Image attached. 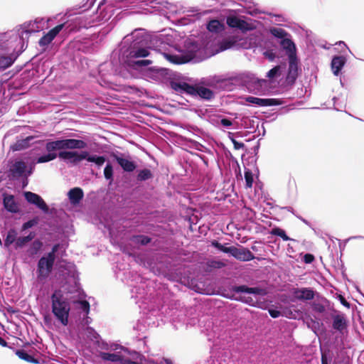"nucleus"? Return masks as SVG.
Listing matches in <instances>:
<instances>
[{"label": "nucleus", "mask_w": 364, "mask_h": 364, "mask_svg": "<svg viewBox=\"0 0 364 364\" xmlns=\"http://www.w3.org/2000/svg\"><path fill=\"white\" fill-rule=\"evenodd\" d=\"M150 36L144 28H136L124 37L119 44V60L121 63L137 70H144L152 63L149 59Z\"/></svg>", "instance_id": "f257e3e1"}, {"label": "nucleus", "mask_w": 364, "mask_h": 364, "mask_svg": "<svg viewBox=\"0 0 364 364\" xmlns=\"http://www.w3.org/2000/svg\"><path fill=\"white\" fill-rule=\"evenodd\" d=\"M104 176L105 178L109 181V184L113 182L114 178V171L113 167L110 163H107L104 168Z\"/></svg>", "instance_id": "c03bdc74"}, {"label": "nucleus", "mask_w": 364, "mask_h": 364, "mask_svg": "<svg viewBox=\"0 0 364 364\" xmlns=\"http://www.w3.org/2000/svg\"><path fill=\"white\" fill-rule=\"evenodd\" d=\"M35 237L36 233L34 232H30L26 236L17 237L15 243V248L19 249L25 247L26 244L32 241Z\"/></svg>", "instance_id": "2f4dec72"}, {"label": "nucleus", "mask_w": 364, "mask_h": 364, "mask_svg": "<svg viewBox=\"0 0 364 364\" xmlns=\"http://www.w3.org/2000/svg\"><path fill=\"white\" fill-rule=\"evenodd\" d=\"M116 277L131 288L132 298L139 301L142 300L143 302H145L149 291V289L146 291V288L148 287L149 284L139 274L131 270L119 271L116 272Z\"/></svg>", "instance_id": "20e7f679"}, {"label": "nucleus", "mask_w": 364, "mask_h": 364, "mask_svg": "<svg viewBox=\"0 0 364 364\" xmlns=\"http://www.w3.org/2000/svg\"><path fill=\"white\" fill-rule=\"evenodd\" d=\"M84 331L87 336V338L92 341H95L99 343V340L101 339L100 334L91 326H86L84 328Z\"/></svg>", "instance_id": "e433bc0d"}, {"label": "nucleus", "mask_w": 364, "mask_h": 364, "mask_svg": "<svg viewBox=\"0 0 364 364\" xmlns=\"http://www.w3.org/2000/svg\"><path fill=\"white\" fill-rule=\"evenodd\" d=\"M234 135L235 134L232 133V132H228V138L231 140V141L232 142L233 145H234V148L236 150H240V149H242L245 147V144L242 143V142H240V141H237L235 138H234Z\"/></svg>", "instance_id": "603ef678"}, {"label": "nucleus", "mask_w": 364, "mask_h": 364, "mask_svg": "<svg viewBox=\"0 0 364 364\" xmlns=\"http://www.w3.org/2000/svg\"><path fill=\"white\" fill-rule=\"evenodd\" d=\"M315 291L311 287L294 288L292 294L295 299L299 301H308L314 299Z\"/></svg>", "instance_id": "a211bd4d"}, {"label": "nucleus", "mask_w": 364, "mask_h": 364, "mask_svg": "<svg viewBox=\"0 0 364 364\" xmlns=\"http://www.w3.org/2000/svg\"><path fill=\"white\" fill-rule=\"evenodd\" d=\"M282 65H276L270 69L266 75V77L270 80L275 79L279 77L282 74Z\"/></svg>", "instance_id": "37998d69"}, {"label": "nucleus", "mask_w": 364, "mask_h": 364, "mask_svg": "<svg viewBox=\"0 0 364 364\" xmlns=\"http://www.w3.org/2000/svg\"><path fill=\"white\" fill-rule=\"evenodd\" d=\"M109 350H114V351L121 350H124V352H127L128 354H130V355H132V353H136V351L131 352L130 350H129L127 348L123 347L122 346H121L118 343H114L109 344Z\"/></svg>", "instance_id": "864d4df0"}, {"label": "nucleus", "mask_w": 364, "mask_h": 364, "mask_svg": "<svg viewBox=\"0 0 364 364\" xmlns=\"http://www.w3.org/2000/svg\"><path fill=\"white\" fill-rule=\"evenodd\" d=\"M151 71L153 73V75L154 76H166L169 72L168 69L159 68H151Z\"/></svg>", "instance_id": "6e6d98bb"}, {"label": "nucleus", "mask_w": 364, "mask_h": 364, "mask_svg": "<svg viewBox=\"0 0 364 364\" xmlns=\"http://www.w3.org/2000/svg\"><path fill=\"white\" fill-rule=\"evenodd\" d=\"M333 319L332 327L334 330L342 332L347 327V320L344 314L336 311L331 314Z\"/></svg>", "instance_id": "aec40b11"}, {"label": "nucleus", "mask_w": 364, "mask_h": 364, "mask_svg": "<svg viewBox=\"0 0 364 364\" xmlns=\"http://www.w3.org/2000/svg\"><path fill=\"white\" fill-rule=\"evenodd\" d=\"M17 240V232L15 229L11 228L10 229L6 236V238L4 240V247L8 248L12 245L13 243H16V241Z\"/></svg>", "instance_id": "c9c22d12"}, {"label": "nucleus", "mask_w": 364, "mask_h": 364, "mask_svg": "<svg viewBox=\"0 0 364 364\" xmlns=\"http://www.w3.org/2000/svg\"><path fill=\"white\" fill-rule=\"evenodd\" d=\"M31 23H24L21 31H11L2 34L0 38V73L11 67L23 52V35L35 31L29 28Z\"/></svg>", "instance_id": "f03ea898"}, {"label": "nucleus", "mask_w": 364, "mask_h": 364, "mask_svg": "<svg viewBox=\"0 0 364 364\" xmlns=\"http://www.w3.org/2000/svg\"><path fill=\"white\" fill-rule=\"evenodd\" d=\"M26 168V165L23 161H16L10 167L9 172L13 178H20L25 176Z\"/></svg>", "instance_id": "393cba45"}, {"label": "nucleus", "mask_w": 364, "mask_h": 364, "mask_svg": "<svg viewBox=\"0 0 364 364\" xmlns=\"http://www.w3.org/2000/svg\"><path fill=\"white\" fill-rule=\"evenodd\" d=\"M164 277L170 281L182 283L186 278L185 267L181 264L167 267Z\"/></svg>", "instance_id": "1a4fd4ad"}, {"label": "nucleus", "mask_w": 364, "mask_h": 364, "mask_svg": "<svg viewBox=\"0 0 364 364\" xmlns=\"http://www.w3.org/2000/svg\"><path fill=\"white\" fill-rule=\"evenodd\" d=\"M223 28V25L217 19L210 21L206 25V28L211 33H218L222 31Z\"/></svg>", "instance_id": "f704fd0d"}, {"label": "nucleus", "mask_w": 364, "mask_h": 364, "mask_svg": "<svg viewBox=\"0 0 364 364\" xmlns=\"http://www.w3.org/2000/svg\"><path fill=\"white\" fill-rule=\"evenodd\" d=\"M321 350V364H331V355L329 351L323 352L322 348Z\"/></svg>", "instance_id": "4d7b16f0"}, {"label": "nucleus", "mask_w": 364, "mask_h": 364, "mask_svg": "<svg viewBox=\"0 0 364 364\" xmlns=\"http://www.w3.org/2000/svg\"><path fill=\"white\" fill-rule=\"evenodd\" d=\"M65 25V23L58 24L43 35L38 41L39 46L43 47L49 45L57 35L63 29Z\"/></svg>", "instance_id": "f3484780"}, {"label": "nucleus", "mask_w": 364, "mask_h": 364, "mask_svg": "<svg viewBox=\"0 0 364 364\" xmlns=\"http://www.w3.org/2000/svg\"><path fill=\"white\" fill-rule=\"evenodd\" d=\"M264 56L267 58L269 61L272 62L276 58V53L272 50H266L263 53Z\"/></svg>", "instance_id": "052dcab7"}, {"label": "nucleus", "mask_w": 364, "mask_h": 364, "mask_svg": "<svg viewBox=\"0 0 364 364\" xmlns=\"http://www.w3.org/2000/svg\"><path fill=\"white\" fill-rule=\"evenodd\" d=\"M68 197L73 205H78L84 197V193L81 188L75 187L68 192Z\"/></svg>", "instance_id": "bb28decb"}, {"label": "nucleus", "mask_w": 364, "mask_h": 364, "mask_svg": "<svg viewBox=\"0 0 364 364\" xmlns=\"http://www.w3.org/2000/svg\"><path fill=\"white\" fill-rule=\"evenodd\" d=\"M231 47L230 41H223L220 45L221 50H227Z\"/></svg>", "instance_id": "338daca9"}, {"label": "nucleus", "mask_w": 364, "mask_h": 364, "mask_svg": "<svg viewBox=\"0 0 364 364\" xmlns=\"http://www.w3.org/2000/svg\"><path fill=\"white\" fill-rule=\"evenodd\" d=\"M245 180L246 188H251L253 184V173L250 169L245 168Z\"/></svg>", "instance_id": "49530a36"}, {"label": "nucleus", "mask_w": 364, "mask_h": 364, "mask_svg": "<svg viewBox=\"0 0 364 364\" xmlns=\"http://www.w3.org/2000/svg\"><path fill=\"white\" fill-rule=\"evenodd\" d=\"M279 44L281 47L285 50L286 54L289 58H297L296 47L294 41L291 39V36H287L286 38L280 41Z\"/></svg>", "instance_id": "412c9836"}, {"label": "nucleus", "mask_w": 364, "mask_h": 364, "mask_svg": "<svg viewBox=\"0 0 364 364\" xmlns=\"http://www.w3.org/2000/svg\"><path fill=\"white\" fill-rule=\"evenodd\" d=\"M35 136H28L24 139H17L16 141L11 146V149L13 151H19L28 149L33 141L35 139Z\"/></svg>", "instance_id": "5701e85b"}, {"label": "nucleus", "mask_w": 364, "mask_h": 364, "mask_svg": "<svg viewBox=\"0 0 364 364\" xmlns=\"http://www.w3.org/2000/svg\"><path fill=\"white\" fill-rule=\"evenodd\" d=\"M1 197L3 207L8 213L16 214L20 212L19 204L13 194L4 192Z\"/></svg>", "instance_id": "9b49d317"}, {"label": "nucleus", "mask_w": 364, "mask_h": 364, "mask_svg": "<svg viewBox=\"0 0 364 364\" xmlns=\"http://www.w3.org/2000/svg\"><path fill=\"white\" fill-rule=\"evenodd\" d=\"M87 151H60L58 153V157L60 159L70 162L73 164H77L82 160H86Z\"/></svg>", "instance_id": "9d476101"}, {"label": "nucleus", "mask_w": 364, "mask_h": 364, "mask_svg": "<svg viewBox=\"0 0 364 364\" xmlns=\"http://www.w3.org/2000/svg\"><path fill=\"white\" fill-rule=\"evenodd\" d=\"M171 89L180 94H186L193 97L196 85L188 82L173 80L170 82Z\"/></svg>", "instance_id": "dca6fc26"}, {"label": "nucleus", "mask_w": 364, "mask_h": 364, "mask_svg": "<svg viewBox=\"0 0 364 364\" xmlns=\"http://www.w3.org/2000/svg\"><path fill=\"white\" fill-rule=\"evenodd\" d=\"M245 101L250 104L254 105L257 107H265L266 98H259L254 96H246L244 97Z\"/></svg>", "instance_id": "58836bf2"}, {"label": "nucleus", "mask_w": 364, "mask_h": 364, "mask_svg": "<svg viewBox=\"0 0 364 364\" xmlns=\"http://www.w3.org/2000/svg\"><path fill=\"white\" fill-rule=\"evenodd\" d=\"M268 82L265 79H259L252 76L247 84L248 90L256 94L259 95L266 90Z\"/></svg>", "instance_id": "2eb2a0df"}, {"label": "nucleus", "mask_w": 364, "mask_h": 364, "mask_svg": "<svg viewBox=\"0 0 364 364\" xmlns=\"http://www.w3.org/2000/svg\"><path fill=\"white\" fill-rule=\"evenodd\" d=\"M269 31L274 37L280 39V41H282V39L289 36V34L284 29L281 28L273 27Z\"/></svg>", "instance_id": "79ce46f5"}, {"label": "nucleus", "mask_w": 364, "mask_h": 364, "mask_svg": "<svg viewBox=\"0 0 364 364\" xmlns=\"http://www.w3.org/2000/svg\"><path fill=\"white\" fill-rule=\"evenodd\" d=\"M268 312H269L270 316L273 318H277L281 316H283L282 312L279 310H278L277 308H273V307L269 308Z\"/></svg>", "instance_id": "13d9d810"}, {"label": "nucleus", "mask_w": 364, "mask_h": 364, "mask_svg": "<svg viewBox=\"0 0 364 364\" xmlns=\"http://www.w3.org/2000/svg\"><path fill=\"white\" fill-rule=\"evenodd\" d=\"M193 97H199L202 100H211L215 97V92L210 88L196 85Z\"/></svg>", "instance_id": "a878e982"}, {"label": "nucleus", "mask_w": 364, "mask_h": 364, "mask_svg": "<svg viewBox=\"0 0 364 364\" xmlns=\"http://www.w3.org/2000/svg\"><path fill=\"white\" fill-rule=\"evenodd\" d=\"M57 151H75L83 149L87 146V144L81 139H59L52 141Z\"/></svg>", "instance_id": "0eeeda50"}, {"label": "nucleus", "mask_w": 364, "mask_h": 364, "mask_svg": "<svg viewBox=\"0 0 364 364\" xmlns=\"http://www.w3.org/2000/svg\"><path fill=\"white\" fill-rule=\"evenodd\" d=\"M62 247L60 243L55 244L50 252L44 254L37 262L36 275L39 281L48 279L53 269L56 255Z\"/></svg>", "instance_id": "39448f33"}, {"label": "nucleus", "mask_w": 364, "mask_h": 364, "mask_svg": "<svg viewBox=\"0 0 364 364\" xmlns=\"http://www.w3.org/2000/svg\"><path fill=\"white\" fill-rule=\"evenodd\" d=\"M312 309L314 311L320 314H323L326 312L325 306L319 303H314L312 305Z\"/></svg>", "instance_id": "bf43d9fd"}, {"label": "nucleus", "mask_w": 364, "mask_h": 364, "mask_svg": "<svg viewBox=\"0 0 364 364\" xmlns=\"http://www.w3.org/2000/svg\"><path fill=\"white\" fill-rule=\"evenodd\" d=\"M100 357L105 361H110L112 363H119L121 360V355L118 353H110L106 352H100Z\"/></svg>", "instance_id": "4c0bfd02"}, {"label": "nucleus", "mask_w": 364, "mask_h": 364, "mask_svg": "<svg viewBox=\"0 0 364 364\" xmlns=\"http://www.w3.org/2000/svg\"><path fill=\"white\" fill-rule=\"evenodd\" d=\"M211 122L212 124L218 128H220V126L230 128L232 125V122L230 119L222 116L211 119Z\"/></svg>", "instance_id": "7c9ffc66"}, {"label": "nucleus", "mask_w": 364, "mask_h": 364, "mask_svg": "<svg viewBox=\"0 0 364 364\" xmlns=\"http://www.w3.org/2000/svg\"><path fill=\"white\" fill-rule=\"evenodd\" d=\"M269 233L272 235H275V236H278V237H280L284 241H289V240H293L294 241V240H293L292 238H290L286 233L285 230L279 228V227H274L273 228Z\"/></svg>", "instance_id": "a19ab883"}, {"label": "nucleus", "mask_w": 364, "mask_h": 364, "mask_svg": "<svg viewBox=\"0 0 364 364\" xmlns=\"http://www.w3.org/2000/svg\"><path fill=\"white\" fill-rule=\"evenodd\" d=\"M12 76H13V74H11V72L5 73H0V82L1 83L6 82Z\"/></svg>", "instance_id": "e2e57ef3"}, {"label": "nucleus", "mask_w": 364, "mask_h": 364, "mask_svg": "<svg viewBox=\"0 0 364 364\" xmlns=\"http://www.w3.org/2000/svg\"><path fill=\"white\" fill-rule=\"evenodd\" d=\"M231 290H232V291L235 292V293L249 294L250 293V287H248L245 284H242V285H239V286L235 285L231 287Z\"/></svg>", "instance_id": "8fccbe9b"}, {"label": "nucleus", "mask_w": 364, "mask_h": 364, "mask_svg": "<svg viewBox=\"0 0 364 364\" xmlns=\"http://www.w3.org/2000/svg\"><path fill=\"white\" fill-rule=\"evenodd\" d=\"M74 278L77 279V280L79 282L78 275L74 272L72 275V281H71L73 284H69V283H70V281H68V282H67V284L65 287V289L67 290V292L68 291V289H72V287L74 286V282H73Z\"/></svg>", "instance_id": "0e129e2a"}, {"label": "nucleus", "mask_w": 364, "mask_h": 364, "mask_svg": "<svg viewBox=\"0 0 364 364\" xmlns=\"http://www.w3.org/2000/svg\"><path fill=\"white\" fill-rule=\"evenodd\" d=\"M38 223V218H33L31 220H28V221L23 223L21 226V231H25L28 229H30L35 225H36Z\"/></svg>", "instance_id": "09e8293b"}, {"label": "nucleus", "mask_w": 364, "mask_h": 364, "mask_svg": "<svg viewBox=\"0 0 364 364\" xmlns=\"http://www.w3.org/2000/svg\"><path fill=\"white\" fill-rule=\"evenodd\" d=\"M51 312L55 318L63 326L69 322L71 309L72 294L61 289H55L50 295Z\"/></svg>", "instance_id": "7ed1b4c3"}, {"label": "nucleus", "mask_w": 364, "mask_h": 364, "mask_svg": "<svg viewBox=\"0 0 364 364\" xmlns=\"http://www.w3.org/2000/svg\"><path fill=\"white\" fill-rule=\"evenodd\" d=\"M164 57L166 60L173 64H181L183 61L179 55L171 53H164Z\"/></svg>", "instance_id": "de8ad7c7"}, {"label": "nucleus", "mask_w": 364, "mask_h": 364, "mask_svg": "<svg viewBox=\"0 0 364 364\" xmlns=\"http://www.w3.org/2000/svg\"><path fill=\"white\" fill-rule=\"evenodd\" d=\"M74 286L72 289H68V293L72 294V303L77 305V307L81 309L86 314L90 312V303L85 299L86 294L80 287V282L77 279H73Z\"/></svg>", "instance_id": "423d86ee"}, {"label": "nucleus", "mask_w": 364, "mask_h": 364, "mask_svg": "<svg viewBox=\"0 0 364 364\" xmlns=\"http://www.w3.org/2000/svg\"><path fill=\"white\" fill-rule=\"evenodd\" d=\"M45 147L47 153L36 157L33 161L34 164L48 163L58 157V154L56 153L57 149L54 147L52 141H47Z\"/></svg>", "instance_id": "f8f14e48"}, {"label": "nucleus", "mask_w": 364, "mask_h": 364, "mask_svg": "<svg viewBox=\"0 0 364 364\" xmlns=\"http://www.w3.org/2000/svg\"><path fill=\"white\" fill-rule=\"evenodd\" d=\"M346 63V58L343 55H335L333 57L331 63V67L334 75L338 76L345 64Z\"/></svg>", "instance_id": "b1692460"}, {"label": "nucleus", "mask_w": 364, "mask_h": 364, "mask_svg": "<svg viewBox=\"0 0 364 364\" xmlns=\"http://www.w3.org/2000/svg\"><path fill=\"white\" fill-rule=\"evenodd\" d=\"M23 196L26 201L36 205L45 213H49V208L41 196L31 191H24Z\"/></svg>", "instance_id": "ddd939ff"}, {"label": "nucleus", "mask_w": 364, "mask_h": 364, "mask_svg": "<svg viewBox=\"0 0 364 364\" xmlns=\"http://www.w3.org/2000/svg\"><path fill=\"white\" fill-rule=\"evenodd\" d=\"M132 244L138 246H145L151 242V238L144 235H134L130 237Z\"/></svg>", "instance_id": "c85d7f7f"}, {"label": "nucleus", "mask_w": 364, "mask_h": 364, "mask_svg": "<svg viewBox=\"0 0 364 364\" xmlns=\"http://www.w3.org/2000/svg\"><path fill=\"white\" fill-rule=\"evenodd\" d=\"M283 104V100L277 98H266L265 107L278 106Z\"/></svg>", "instance_id": "5fc2aeb1"}, {"label": "nucleus", "mask_w": 364, "mask_h": 364, "mask_svg": "<svg viewBox=\"0 0 364 364\" xmlns=\"http://www.w3.org/2000/svg\"><path fill=\"white\" fill-rule=\"evenodd\" d=\"M154 178V173L151 169L144 168L136 170L135 178L137 183H142Z\"/></svg>", "instance_id": "cd10ccee"}, {"label": "nucleus", "mask_w": 364, "mask_h": 364, "mask_svg": "<svg viewBox=\"0 0 364 364\" xmlns=\"http://www.w3.org/2000/svg\"><path fill=\"white\" fill-rule=\"evenodd\" d=\"M86 161L90 163L95 164L98 168L101 167L106 161V157L105 156H98L95 154H90L87 151Z\"/></svg>", "instance_id": "72a5a7b5"}, {"label": "nucleus", "mask_w": 364, "mask_h": 364, "mask_svg": "<svg viewBox=\"0 0 364 364\" xmlns=\"http://www.w3.org/2000/svg\"><path fill=\"white\" fill-rule=\"evenodd\" d=\"M112 157L124 171L131 173L136 170V164L129 159L123 157L122 154H113Z\"/></svg>", "instance_id": "6ab92c4d"}, {"label": "nucleus", "mask_w": 364, "mask_h": 364, "mask_svg": "<svg viewBox=\"0 0 364 364\" xmlns=\"http://www.w3.org/2000/svg\"><path fill=\"white\" fill-rule=\"evenodd\" d=\"M211 245L218 250L224 253L230 254V255H232V253L235 248V246L225 247L224 245L221 244L220 242L215 240L211 242Z\"/></svg>", "instance_id": "ea45409f"}, {"label": "nucleus", "mask_w": 364, "mask_h": 364, "mask_svg": "<svg viewBox=\"0 0 364 364\" xmlns=\"http://www.w3.org/2000/svg\"><path fill=\"white\" fill-rule=\"evenodd\" d=\"M226 23L229 27L239 29L242 32L253 31L256 28L254 23H249L234 15H230L227 17Z\"/></svg>", "instance_id": "6e6552de"}, {"label": "nucleus", "mask_w": 364, "mask_h": 364, "mask_svg": "<svg viewBox=\"0 0 364 364\" xmlns=\"http://www.w3.org/2000/svg\"><path fill=\"white\" fill-rule=\"evenodd\" d=\"M43 245V244L40 240H33L26 250L27 255L29 257H34L41 250Z\"/></svg>", "instance_id": "c756f323"}, {"label": "nucleus", "mask_w": 364, "mask_h": 364, "mask_svg": "<svg viewBox=\"0 0 364 364\" xmlns=\"http://www.w3.org/2000/svg\"><path fill=\"white\" fill-rule=\"evenodd\" d=\"M315 259L314 255L306 253L303 257V261L306 264H311Z\"/></svg>", "instance_id": "680f3d73"}, {"label": "nucleus", "mask_w": 364, "mask_h": 364, "mask_svg": "<svg viewBox=\"0 0 364 364\" xmlns=\"http://www.w3.org/2000/svg\"><path fill=\"white\" fill-rule=\"evenodd\" d=\"M92 322V318L86 314L85 317L82 319V325L89 326L88 325Z\"/></svg>", "instance_id": "774afa93"}, {"label": "nucleus", "mask_w": 364, "mask_h": 364, "mask_svg": "<svg viewBox=\"0 0 364 364\" xmlns=\"http://www.w3.org/2000/svg\"><path fill=\"white\" fill-rule=\"evenodd\" d=\"M231 256L242 262H249L255 259L252 252L245 247L237 248L235 247Z\"/></svg>", "instance_id": "4be33fe9"}, {"label": "nucleus", "mask_w": 364, "mask_h": 364, "mask_svg": "<svg viewBox=\"0 0 364 364\" xmlns=\"http://www.w3.org/2000/svg\"><path fill=\"white\" fill-rule=\"evenodd\" d=\"M119 363L121 364H137L136 362L132 360L129 358H124L122 355H121V360H119Z\"/></svg>", "instance_id": "69168bd1"}, {"label": "nucleus", "mask_w": 364, "mask_h": 364, "mask_svg": "<svg viewBox=\"0 0 364 364\" xmlns=\"http://www.w3.org/2000/svg\"><path fill=\"white\" fill-rule=\"evenodd\" d=\"M16 355L21 360L31 363H38L39 361L33 355L29 354L24 349H19L16 351Z\"/></svg>", "instance_id": "473e14b6"}, {"label": "nucleus", "mask_w": 364, "mask_h": 364, "mask_svg": "<svg viewBox=\"0 0 364 364\" xmlns=\"http://www.w3.org/2000/svg\"><path fill=\"white\" fill-rule=\"evenodd\" d=\"M299 75L298 58L288 59V70L286 75V82L288 85H294Z\"/></svg>", "instance_id": "4468645a"}, {"label": "nucleus", "mask_w": 364, "mask_h": 364, "mask_svg": "<svg viewBox=\"0 0 364 364\" xmlns=\"http://www.w3.org/2000/svg\"><path fill=\"white\" fill-rule=\"evenodd\" d=\"M267 291L264 288H261L259 287H250V294L254 295H259V296H266L267 294Z\"/></svg>", "instance_id": "3c124183"}, {"label": "nucleus", "mask_w": 364, "mask_h": 364, "mask_svg": "<svg viewBox=\"0 0 364 364\" xmlns=\"http://www.w3.org/2000/svg\"><path fill=\"white\" fill-rule=\"evenodd\" d=\"M240 301H242V302L251 306H254V307H257V308H259V309H264V304L263 302H261V301H254L252 297H247V298H244V299H240Z\"/></svg>", "instance_id": "a18cd8bd"}]
</instances>
